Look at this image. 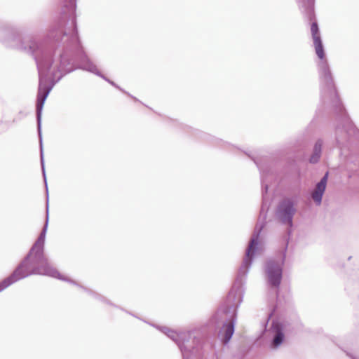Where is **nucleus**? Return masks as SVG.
I'll return each instance as SVG.
<instances>
[{"instance_id":"ddd939ff","label":"nucleus","mask_w":359,"mask_h":359,"mask_svg":"<svg viewBox=\"0 0 359 359\" xmlns=\"http://www.w3.org/2000/svg\"><path fill=\"white\" fill-rule=\"evenodd\" d=\"M287 244H288V241H287L286 243V245H285V252H286V250L287 248ZM285 256V252H284V257Z\"/></svg>"},{"instance_id":"20e7f679","label":"nucleus","mask_w":359,"mask_h":359,"mask_svg":"<svg viewBox=\"0 0 359 359\" xmlns=\"http://www.w3.org/2000/svg\"><path fill=\"white\" fill-rule=\"evenodd\" d=\"M175 342L183 359H198L202 355L203 341L199 332L195 330L176 332L167 327H157Z\"/></svg>"},{"instance_id":"1a4fd4ad","label":"nucleus","mask_w":359,"mask_h":359,"mask_svg":"<svg viewBox=\"0 0 359 359\" xmlns=\"http://www.w3.org/2000/svg\"><path fill=\"white\" fill-rule=\"evenodd\" d=\"M269 334L271 337L269 347L271 349L278 348L285 340L283 323L278 320H273L269 330Z\"/></svg>"},{"instance_id":"9b49d317","label":"nucleus","mask_w":359,"mask_h":359,"mask_svg":"<svg viewBox=\"0 0 359 359\" xmlns=\"http://www.w3.org/2000/svg\"><path fill=\"white\" fill-rule=\"evenodd\" d=\"M323 140L318 139L313 147L312 154L309 158V163L311 164L317 163L321 156L322 153V147H323Z\"/></svg>"},{"instance_id":"dca6fc26","label":"nucleus","mask_w":359,"mask_h":359,"mask_svg":"<svg viewBox=\"0 0 359 359\" xmlns=\"http://www.w3.org/2000/svg\"><path fill=\"white\" fill-rule=\"evenodd\" d=\"M351 358H352L353 359H356V358H353V355H351Z\"/></svg>"},{"instance_id":"f257e3e1","label":"nucleus","mask_w":359,"mask_h":359,"mask_svg":"<svg viewBox=\"0 0 359 359\" xmlns=\"http://www.w3.org/2000/svg\"><path fill=\"white\" fill-rule=\"evenodd\" d=\"M76 0H63L60 15L48 27L41 42L33 36L27 37L24 50L31 54L39 72V88L36 104L37 131L40 142V161L47 192L46 220L49 221L48 194L45 172L41 135V114L44 102L53 86L67 74L76 69L91 72L126 94L138 100L102 74L88 58L79 38L76 17Z\"/></svg>"},{"instance_id":"2eb2a0df","label":"nucleus","mask_w":359,"mask_h":359,"mask_svg":"<svg viewBox=\"0 0 359 359\" xmlns=\"http://www.w3.org/2000/svg\"><path fill=\"white\" fill-rule=\"evenodd\" d=\"M287 233H288V236H290V233H291V230H290V229H289V230L287 231Z\"/></svg>"},{"instance_id":"7ed1b4c3","label":"nucleus","mask_w":359,"mask_h":359,"mask_svg":"<svg viewBox=\"0 0 359 359\" xmlns=\"http://www.w3.org/2000/svg\"><path fill=\"white\" fill-rule=\"evenodd\" d=\"M263 225H256L252 238L246 249L245 256L240 266L236 280L228 293L226 299V308L224 312L230 313L229 321L223 325L224 344H227L231 339L236 322L237 309L243 302L244 295V283L250 267L252 258L255 255L259 244V238L262 230Z\"/></svg>"},{"instance_id":"423d86ee","label":"nucleus","mask_w":359,"mask_h":359,"mask_svg":"<svg viewBox=\"0 0 359 359\" xmlns=\"http://www.w3.org/2000/svg\"><path fill=\"white\" fill-rule=\"evenodd\" d=\"M295 205V201L292 198L285 197L279 201L276 207V218L290 228L293 226V217L297 212Z\"/></svg>"},{"instance_id":"39448f33","label":"nucleus","mask_w":359,"mask_h":359,"mask_svg":"<svg viewBox=\"0 0 359 359\" xmlns=\"http://www.w3.org/2000/svg\"><path fill=\"white\" fill-rule=\"evenodd\" d=\"M0 41L12 49H22L21 30L11 25H4L0 27Z\"/></svg>"},{"instance_id":"f03ea898","label":"nucleus","mask_w":359,"mask_h":359,"mask_svg":"<svg viewBox=\"0 0 359 359\" xmlns=\"http://www.w3.org/2000/svg\"><path fill=\"white\" fill-rule=\"evenodd\" d=\"M304 18L311 22V32L316 53L320 59L318 62L321 101L323 104L330 102L339 113V124L336 128V141L342 149L359 139V130L348 117L337 94L330 65L325 58L320 30L316 20L314 0H296Z\"/></svg>"},{"instance_id":"f8f14e48","label":"nucleus","mask_w":359,"mask_h":359,"mask_svg":"<svg viewBox=\"0 0 359 359\" xmlns=\"http://www.w3.org/2000/svg\"><path fill=\"white\" fill-rule=\"evenodd\" d=\"M85 291H86L89 294L92 295L94 298L100 300L102 302H106L107 304H111L109 301L107 300L104 297L100 294L96 293L95 292L92 291L91 290L85 288L81 287Z\"/></svg>"},{"instance_id":"6e6552de","label":"nucleus","mask_w":359,"mask_h":359,"mask_svg":"<svg viewBox=\"0 0 359 359\" xmlns=\"http://www.w3.org/2000/svg\"><path fill=\"white\" fill-rule=\"evenodd\" d=\"M250 158L253 160L255 163L257 165L258 169L259 170L262 184V192L263 198H264V195L267 194L269 189V178H272L273 177L270 166L268 163V160L266 158Z\"/></svg>"},{"instance_id":"4468645a","label":"nucleus","mask_w":359,"mask_h":359,"mask_svg":"<svg viewBox=\"0 0 359 359\" xmlns=\"http://www.w3.org/2000/svg\"><path fill=\"white\" fill-rule=\"evenodd\" d=\"M195 132L196 133L197 135H203V133L201 131L195 130Z\"/></svg>"},{"instance_id":"9d476101","label":"nucleus","mask_w":359,"mask_h":359,"mask_svg":"<svg viewBox=\"0 0 359 359\" xmlns=\"http://www.w3.org/2000/svg\"><path fill=\"white\" fill-rule=\"evenodd\" d=\"M327 177L328 172H326L320 182L317 183L316 188L311 194L312 198L317 205H320L321 203L322 198L326 188Z\"/></svg>"},{"instance_id":"0eeeda50","label":"nucleus","mask_w":359,"mask_h":359,"mask_svg":"<svg viewBox=\"0 0 359 359\" xmlns=\"http://www.w3.org/2000/svg\"><path fill=\"white\" fill-rule=\"evenodd\" d=\"M266 273L270 286L278 288L282 277L283 269L281 264L274 260H269L266 264Z\"/></svg>"}]
</instances>
